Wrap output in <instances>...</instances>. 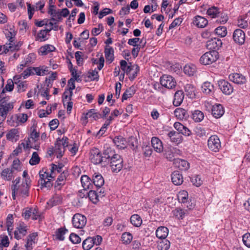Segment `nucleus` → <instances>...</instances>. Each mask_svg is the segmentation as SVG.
Returning <instances> with one entry per match:
<instances>
[{"instance_id": "0e129e2a", "label": "nucleus", "mask_w": 250, "mask_h": 250, "mask_svg": "<svg viewBox=\"0 0 250 250\" xmlns=\"http://www.w3.org/2000/svg\"><path fill=\"white\" fill-rule=\"evenodd\" d=\"M48 29L46 28L44 30H42L40 31V32L38 34V40L40 41H44L46 40V35L50 31H48Z\"/></svg>"}, {"instance_id": "0eeeda50", "label": "nucleus", "mask_w": 250, "mask_h": 250, "mask_svg": "<svg viewBox=\"0 0 250 250\" xmlns=\"http://www.w3.org/2000/svg\"><path fill=\"white\" fill-rule=\"evenodd\" d=\"M29 180L26 178L21 185L16 187L17 194H19V195L24 198L28 196L29 194Z\"/></svg>"}, {"instance_id": "4be33fe9", "label": "nucleus", "mask_w": 250, "mask_h": 250, "mask_svg": "<svg viewBox=\"0 0 250 250\" xmlns=\"http://www.w3.org/2000/svg\"><path fill=\"white\" fill-rule=\"evenodd\" d=\"M151 145L154 150L158 153L163 151L164 147L162 141L156 137H153L151 139Z\"/></svg>"}, {"instance_id": "6e6552de", "label": "nucleus", "mask_w": 250, "mask_h": 250, "mask_svg": "<svg viewBox=\"0 0 250 250\" xmlns=\"http://www.w3.org/2000/svg\"><path fill=\"white\" fill-rule=\"evenodd\" d=\"M72 221L73 225L75 228L82 229L86 225V218L85 216L77 213L73 216Z\"/></svg>"}, {"instance_id": "c03bdc74", "label": "nucleus", "mask_w": 250, "mask_h": 250, "mask_svg": "<svg viewBox=\"0 0 250 250\" xmlns=\"http://www.w3.org/2000/svg\"><path fill=\"white\" fill-rule=\"evenodd\" d=\"M4 34L8 42H12L15 41L16 32L12 28H10L9 30H5Z\"/></svg>"}, {"instance_id": "a878e982", "label": "nucleus", "mask_w": 250, "mask_h": 250, "mask_svg": "<svg viewBox=\"0 0 250 250\" xmlns=\"http://www.w3.org/2000/svg\"><path fill=\"white\" fill-rule=\"evenodd\" d=\"M92 182L97 188H101L104 183L102 175L99 173H94L93 175Z\"/></svg>"}, {"instance_id": "5fc2aeb1", "label": "nucleus", "mask_w": 250, "mask_h": 250, "mask_svg": "<svg viewBox=\"0 0 250 250\" xmlns=\"http://www.w3.org/2000/svg\"><path fill=\"white\" fill-rule=\"evenodd\" d=\"M215 33L220 37H224L227 34V29L225 26H219L215 29Z\"/></svg>"}, {"instance_id": "680f3d73", "label": "nucleus", "mask_w": 250, "mask_h": 250, "mask_svg": "<svg viewBox=\"0 0 250 250\" xmlns=\"http://www.w3.org/2000/svg\"><path fill=\"white\" fill-rule=\"evenodd\" d=\"M122 241L124 244H129L132 240V234L129 232H124L121 237Z\"/></svg>"}, {"instance_id": "cd10ccee", "label": "nucleus", "mask_w": 250, "mask_h": 250, "mask_svg": "<svg viewBox=\"0 0 250 250\" xmlns=\"http://www.w3.org/2000/svg\"><path fill=\"white\" fill-rule=\"evenodd\" d=\"M116 155L111 148L107 146H104L103 157L105 163Z\"/></svg>"}, {"instance_id": "ea45409f", "label": "nucleus", "mask_w": 250, "mask_h": 250, "mask_svg": "<svg viewBox=\"0 0 250 250\" xmlns=\"http://www.w3.org/2000/svg\"><path fill=\"white\" fill-rule=\"evenodd\" d=\"M37 236L36 233H32L30 234L27 237V242L25 246L27 250H31L32 249L33 244L35 243V240Z\"/></svg>"}, {"instance_id": "69168bd1", "label": "nucleus", "mask_w": 250, "mask_h": 250, "mask_svg": "<svg viewBox=\"0 0 250 250\" xmlns=\"http://www.w3.org/2000/svg\"><path fill=\"white\" fill-rule=\"evenodd\" d=\"M32 130L30 133V138L34 141L36 142L38 140L40 136L39 133L37 132L36 127L33 126L31 128Z\"/></svg>"}, {"instance_id": "2f4dec72", "label": "nucleus", "mask_w": 250, "mask_h": 250, "mask_svg": "<svg viewBox=\"0 0 250 250\" xmlns=\"http://www.w3.org/2000/svg\"><path fill=\"white\" fill-rule=\"evenodd\" d=\"M171 180L174 185H180L183 182V177L179 171H175L171 174Z\"/></svg>"}, {"instance_id": "f257e3e1", "label": "nucleus", "mask_w": 250, "mask_h": 250, "mask_svg": "<svg viewBox=\"0 0 250 250\" xmlns=\"http://www.w3.org/2000/svg\"><path fill=\"white\" fill-rule=\"evenodd\" d=\"M219 58L218 52L211 50L203 54L200 59V62L204 65H209L215 62Z\"/></svg>"}, {"instance_id": "4d7b16f0", "label": "nucleus", "mask_w": 250, "mask_h": 250, "mask_svg": "<svg viewBox=\"0 0 250 250\" xmlns=\"http://www.w3.org/2000/svg\"><path fill=\"white\" fill-rule=\"evenodd\" d=\"M65 147L58 144L57 142L55 146V152L57 154V157H61L64 152Z\"/></svg>"}, {"instance_id": "ddd939ff", "label": "nucleus", "mask_w": 250, "mask_h": 250, "mask_svg": "<svg viewBox=\"0 0 250 250\" xmlns=\"http://www.w3.org/2000/svg\"><path fill=\"white\" fill-rule=\"evenodd\" d=\"M76 80L73 78H71L68 82V86L69 88L68 90H65L63 95V103L64 104L65 102L67 101V98L69 100H71V97L73 94V90L75 88V81Z\"/></svg>"}, {"instance_id": "aec40b11", "label": "nucleus", "mask_w": 250, "mask_h": 250, "mask_svg": "<svg viewBox=\"0 0 250 250\" xmlns=\"http://www.w3.org/2000/svg\"><path fill=\"white\" fill-rule=\"evenodd\" d=\"M167 136L170 139L171 142L177 144H180L183 140V138L180 133L172 130L169 132Z\"/></svg>"}, {"instance_id": "bf43d9fd", "label": "nucleus", "mask_w": 250, "mask_h": 250, "mask_svg": "<svg viewBox=\"0 0 250 250\" xmlns=\"http://www.w3.org/2000/svg\"><path fill=\"white\" fill-rule=\"evenodd\" d=\"M170 245L169 241L167 239H164L158 245V249L160 250H167Z\"/></svg>"}, {"instance_id": "c756f323", "label": "nucleus", "mask_w": 250, "mask_h": 250, "mask_svg": "<svg viewBox=\"0 0 250 250\" xmlns=\"http://www.w3.org/2000/svg\"><path fill=\"white\" fill-rule=\"evenodd\" d=\"M184 94L182 90L177 91L174 96L173 104L175 106H179L184 100Z\"/></svg>"}, {"instance_id": "473e14b6", "label": "nucleus", "mask_w": 250, "mask_h": 250, "mask_svg": "<svg viewBox=\"0 0 250 250\" xmlns=\"http://www.w3.org/2000/svg\"><path fill=\"white\" fill-rule=\"evenodd\" d=\"M168 233V229L165 227H160L156 231V236L161 239H165Z\"/></svg>"}, {"instance_id": "423d86ee", "label": "nucleus", "mask_w": 250, "mask_h": 250, "mask_svg": "<svg viewBox=\"0 0 250 250\" xmlns=\"http://www.w3.org/2000/svg\"><path fill=\"white\" fill-rule=\"evenodd\" d=\"M160 83L162 86L168 89H172L176 85V82L171 76L164 75L160 78Z\"/></svg>"}, {"instance_id": "3c124183", "label": "nucleus", "mask_w": 250, "mask_h": 250, "mask_svg": "<svg viewBox=\"0 0 250 250\" xmlns=\"http://www.w3.org/2000/svg\"><path fill=\"white\" fill-rule=\"evenodd\" d=\"M43 218L42 213L39 211L36 208H32V219L34 220H39L42 221Z\"/></svg>"}, {"instance_id": "e2e57ef3", "label": "nucleus", "mask_w": 250, "mask_h": 250, "mask_svg": "<svg viewBox=\"0 0 250 250\" xmlns=\"http://www.w3.org/2000/svg\"><path fill=\"white\" fill-rule=\"evenodd\" d=\"M13 215L11 214H9L7 216L6 219V226L7 228V230L10 234V233L11 232L13 228L12 225L13 223Z\"/></svg>"}, {"instance_id": "4c0bfd02", "label": "nucleus", "mask_w": 250, "mask_h": 250, "mask_svg": "<svg viewBox=\"0 0 250 250\" xmlns=\"http://www.w3.org/2000/svg\"><path fill=\"white\" fill-rule=\"evenodd\" d=\"M175 117L179 120H183L187 117V111L182 108H177L174 111Z\"/></svg>"}, {"instance_id": "2eb2a0df", "label": "nucleus", "mask_w": 250, "mask_h": 250, "mask_svg": "<svg viewBox=\"0 0 250 250\" xmlns=\"http://www.w3.org/2000/svg\"><path fill=\"white\" fill-rule=\"evenodd\" d=\"M218 84L220 89L225 95H229L233 91V86L228 81L223 80H220L218 81Z\"/></svg>"}, {"instance_id": "a211bd4d", "label": "nucleus", "mask_w": 250, "mask_h": 250, "mask_svg": "<svg viewBox=\"0 0 250 250\" xmlns=\"http://www.w3.org/2000/svg\"><path fill=\"white\" fill-rule=\"evenodd\" d=\"M222 41L217 38H213L209 40L207 42V47L208 49L212 50H218L221 47Z\"/></svg>"}, {"instance_id": "dca6fc26", "label": "nucleus", "mask_w": 250, "mask_h": 250, "mask_svg": "<svg viewBox=\"0 0 250 250\" xmlns=\"http://www.w3.org/2000/svg\"><path fill=\"white\" fill-rule=\"evenodd\" d=\"M27 229V226L23 223H20L14 231V237L17 240L21 239L26 234Z\"/></svg>"}, {"instance_id": "9b49d317", "label": "nucleus", "mask_w": 250, "mask_h": 250, "mask_svg": "<svg viewBox=\"0 0 250 250\" xmlns=\"http://www.w3.org/2000/svg\"><path fill=\"white\" fill-rule=\"evenodd\" d=\"M90 159L94 164L97 165L104 163L103 155L100 151L97 148H94L90 151Z\"/></svg>"}, {"instance_id": "8fccbe9b", "label": "nucleus", "mask_w": 250, "mask_h": 250, "mask_svg": "<svg viewBox=\"0 0 250 250\" xmlns=\"http://www.w3.org/2000/svg\"><path fill=\"white\" fill-rule=\"evenodd\" d=\"M34 74L38 76H43L47 74L48 72L47 67L45 66H41L38 67H33Z\"/></svg>"}, {"instance_id": "603ef678", "label": "nucleus", "mask_w": 250, "mask_h": 250, "mask_svg": "<svg viewBox=\"0 0 250 250\" xmlns=\"http://www.w3.org/2000/svg\"><path fill=\"white\" fill-rule=\"evenodd\" d=\"M93 238L88 237L83 242V248L84 250H89L93 246Z\"/></svg>"}, {"instance_id": "a19ab883", "label": "nucleus", "mask_w": 250, "mask_h": 250, "mask_svg": "<svg viewBox=\"0 0 250 250\" xmlns=\"http://www.w3.org/2000/svg\"><path fill=\"white\" fill-rule=\"evenodd\" d=\"M2 179L7 181H11L13 178V170L7 168L3 169L1 173Z\"/></svg>"}, {"instance_id": "13d9d810", "label": "nucleus", "mask_w": 250, "mask_h": 250, "mask_svg": "<svg viewBox=\"0 0 250 250\" xmlns=\"http://www.w3.org/2000/svg\"><path fill=\"white\" fill-rule=\"evenodd\" d=\"M184 71L185 74L192 76L196 71V68L193 65H186L184 68Z\"/></svg>"}, {"instance_id": "bb28decb", "label": "nucleus", "mask_w": 250, "mask_h": 250, "mask_svg": "<svg viewBox=\"0 0 250 250\" xmlns=\"http://www.w3.org/2000/svg\"><path fill=\"white\" fill-rule=\"evenodd\" d=\"M114 144L119 149H124L127 146V142L122 136H116L113 140Z\"/></svg>"}, {"instance_id": "7c9ffc66", "label": "nucleus", "mask_w": 250, "mask_h": 250, "mask_svg": "<svg viewBox=\"0 0 250 250\" xmlns=\"http://www.w3.org/2000/svg\"><path fill=\"white\" fill-rule=\"evenodd\" d=\"M64 165L62 163H59L58 165L52 164L51 165L50 172L49 176L51 178H54L55 177L56 172L60 173L62 171V168Z\"/></svg>"}, {"instance_id": "774afa93", "label": "nucleus", "mask_w": 250, "mask_h": 250, "mask_svg": "<svg viewBox=\"0 0 250 250\" xmlns=\"http://www.w3.org/2000/svg\"><path fill=\"white\" fill-rule=\"evenodd\" d=\"M242 240L244 244L250 248V233L248 232L243 235Z\"/></svg>"}, {"instance_id": "f3484780", "label": "nucleus", "mask_w": 250, "mask_h": 250, "mask_svg": "<svg viewBox=\"0 0 250 250\" xmlns=\"http://www.w3.org/2000/svg\"><path fill=\"white\" fill-rule=\"evenodd\" d=\"M63 202V196L62 194L57 193V192L54 194L52 197L47 202L48 206L52 207L53 206L61 205Z\"/></svg>"}, {"instance_id": "6ab92c4d", "label": "nucleus", "mask_w": 250, "mask_h": 250, "mask_svg": "<svg viewBox=\"0 0 250 250\" xmlns=\"http://www.w3.org/2000/svg\"><path fill=\"white\" fill-rule=\"evenodd\" d=\"M229 79L234 83L238 84H244L246 82V79L241 74L232 73L229 75Z\"/></svg>"}, {"instance_id": "f8f14e48", "label": "nucleus", "mask_w": 250, "mask_h": 250, "mask_svg": "<svg viewBox=\"0 0 250 250\" xmlns=\"http://www.w3.org/2000/svg\"><path fill=\"white\" fill-rule=\"evenodd\" d=\"M232 38L235 43L239 45L244 44L246 40L245 32L240 29H237L233 32Z\"/></svg>"}, {"instance_id": "c85d7f7f", "label": "nucleus", "mask_w": 250, "mask_h": 250, "mask_svg": "<svg viewBox=\"0 0 250 250\" xmlns=\"http://www.w3.org/2000/svg\"><path fill=\"white\" fill-rule=\"evenodd\" d=\"M19 131L17 128L11 129L6 134L7 139L16 142L19 139Z\"/></svg>"}, {"instance_id": "864d4df0", "label": "nucleus", "mask_w": 250, "mask_h": 250, "mask_svg": "<svg viewBox=\"0 0 250 250\" xmlns=\"http://www.w3.org/2000/svg\"><path fill=\"white\" fill-rule=\"evenodd\" d=\"M141 217L138 214H133L130 217V222L134 226L139 227L141 226Z\"/></svg>"}, {"instance_id": "72a5a7b5", "label": "nucleus", "mask_w": 250, "mask_h": 250, "mask_svg": "<svg viewBox=\"0 0 250 250\" xmlns=\"http://www.w3.org/2000/svg\"><path fill=\"white\" fill-rule=\"evenodd\" d=\"M81 182L82 186L83 188L84 191L87 189H90L92 187V185H91L92 180L86 175L81 176Z\"/></svg>"}, {"instance_id": "393cba45", "label": "nucleus", "mask_w": 250, "mask_h": 250, "mask_svg": "<svg viewBox=\"0 0 250 250\" xmlns=\"http://www.w3.org/2000/svg\"><path fill=\"white\" fill-rule=\"evenodd\" d=\"M224 114L223 106L220 104H216L212 106V114L216 118H220Z\"/></svg>"}, {"instance_id": "de8ad7c7", "label": "nucleus", "mask_w": 250, "mask_h": 250, "mask_svg": "<svg viewBox=\"0 0 250 250\" xmlns=\"http://www.w3.org/2000/svg\"><path fill=\"white\" fill-rule=\"evenodd\" d=\"M220 13L219 9L215 6L209 8L207 12V14L212 18L219 17Z\"/></svg>"}, {"instance_id": "e433bc0d", "label": "nucleus", "mask_w": 250, "mask_h": 250, "mask_svg": "<svg viewBox=\"0 0 250 250\" xmlns=\"http://www.w3.org/2000/svg\"><path fill=\"white\" fill-rule=\"evenodd\" d=\"M104 54L106 61L109 63L114 61V50L112 47H106L104 49Z\"/></svg>"}, {"instance_id": "f03ea898", "label": "nucleus", "mask_w": 250, "mask_h": 250, "mask_svg": "<svg viewBox=\"0 0 250 250\" xmlns=\"http://www.w3.org/2000/svg\"><path fill=\"white\" fill-rule=\"evenodd\" d=\"M123 161L121 156L117 154L111 158L106 163H109L112 172L117 173L123 168Z\"/></svg>"}, {"instance_id": "052dcab7", "label": "nucleus", "mask_w": 250, "mask_h": 250, "mask_svg": "<svg viewBox=\"0 0 250 250\" xmlns=\"http://www.w3.org/2000/svg\"><path fill=\"white\" fill-rule=\"evenodd\" d=\"M248 17H240L238 20V26L241 28H245L248 26Z\"/></svg>"}, {"instance_id": "1a4fd4ad", "label": "nucleus", "mask_w": 250, "mask_h": 250, "mask_svg": "<svg viewBox=\"0 0 250 250\" xmlns=\"http://www.w3.org/2000/svg\"><path fill=\"white\" fill-rule=\"evenodd\" d=\"M1 95L0 96V98ZM0 116L5 119L9 111L13 108V104L11 103H6L2 99H0Z\"/></svg>"}, {"instance_id": "20e7f679", "label": "nucleus", "mask_w": 250, "mask_h": 250, "mask_svg": "<svg viewBox=\"0 0 250 250\" xmlns=\"http://www.w3.org/2000/svg\"><path fill=\"white\" fill-rule=\"evenodd\" d=\"M48 172H43V173L41 171L40 172V179L38 181L39 185L41 186V188H49L52 186L51 182V178L49 176Z\"/></svg>"}, {"instance_id": "5701e85b", "label": "nucleus", "mask_w": 250, "mask_h": 250, "mask_svg": "<svg viewBox=\"0 0 250 250\" xmlns=\"http://www.w3.org/2000/svg\"><path fill=\"white\" fill-rule=\"evenodd\" d=\"M174 127L181 135L186 136H189L191 134L190 130L179 122H175L174 124Z\"/></svg>"}, {"instance_id": "4468645a", "label": "nucleus", "mask_w": 250, "mask_h": 250, "mask_svg": "<svg viewBox=\"0 0 250 250\" xmlns=\"http://www.w3.org/2000/svg\"><path fill=\"white\" fill-rule=\"evenodd\" d=\"M36 58V55L34 53L29 54L21 62L19 66L17 67V71L21 72L24 67L28 66L29 64L33 63Z\"/></svg>"}, {"instance_id": "9d476101", "label": "nucleus", "mask_w": 250, "mask_h": 250, "mask_svg": "<svg viewBox=\"0 0 250 250\" xmlns=\"http://www.w3.org/2000/svg\"><path fill=\"white\" fill-rule=\"evenodd\" d=\"M21 45V43L20 42H17L14 41L12 42H9L3 46L2 52L4 53L5 54H10V53L19 50Z\"/></svg>"}, {"instance_id": "7ed1b4c3", "label": "nucleus", "mask_w": 250, "mask_h": 250, "mask_svg": "<svg viewBox=\"0 0 250 250\" xmlns=\"http://www.w3.org/2000/svg\"><path fill=\"white\" fill-rule=\"evenodd\" d=\"M164 154L165 157L169 161L174 162V160L176 159L175 157L182 155V152L181 150L177 147L173 146L167 147L165 149Z\"/></svg>"}, {"instance_id": "b1692460", "label": "nucleus", "mask_w": 250, "mask_h": 250, "mask_svg": "<svg viewBox=\"0 0 250 250\" xmlns=\"http://www.w3.org/2000/svg\"><path fill=\"white\" fill-rule=\"evenodd\" d=\"M173 165L180 169L187 170L189 168V164L187 161L177 158L174 160Z\"/></svg>"}, {"instance_id": "a18cd8bd", "label": "nucleus", "mask_w": 250, "mask_h": 250, "mask_svg": "<svg viewBox=\"0 0 250 250\" xmlns=\"http://www.w3.org/2000/svg\"><path fill=\"white\" fill-rule=\"evenodd\" d=\"M128 144L131 148L136 152L139 145L138 141L136 137L133 136L130 137L128 138Z\"/></svg>"}, {"instance_id": "37998d69", "label": "nucleus", "mask_w": 250, "mask_h": 250, "mask_svg": "<svg viewBox=\"0 0 250 250\" xmlns=\"http://www.w3.org/2000/svg\"><path fill=\"white\" fill-rule=\"evenodd\" d=\"M68 232V230L64 228H60L58 229L55 233L56 239L63 241L64 239V235Z\"/></svg>"}, {"instance_id": "49530a36", "label": "nucleus", "mask_w": 250, "mask_h": 250, "mask_svg": "<svg viewBox=\"0 0 250 250\" xmlns=\"http://www.w3.org/2000/svg\"><path fill=\"white\" fill-rule=\"evenodd\" d=\"M213 89V85L209 82H205L202 86V90L206 94H209Z\"/></svg>"}, {"instance_id": "f704fd0d", "label": "nucleus", "mask_w": 250, "mask_h": 250, "mask_svg": "<svg viewBox=\"0 0 250 250\" xmlns=\"http://www.w3.org/2000/svg\"><path fill=\"white\" fill-rule=\"evenodd\" d=\"M55 49L56 48L53 45L46 44L40 48L39 53L41 55H46L50 52L54 51Z\"/></svg>"}, {"instance_id": "09e8293b", "label": "nucleus", "mask_w": 250, "mask_h": 250, "mask_svg": "<svg viewBox=\"0 0 250 250\" xmlns=\"http://www.w3.org/2000/svg\"><path fill=\"white\" fill-rule=\"evenodd\" d=\"M178 200L182 203H187L188 201V193L186 190L180 191L177 195Z\"/></svg>"}, {"instance_id": "c9c22d12", "label": "nucleus", "mask_w": 250, "mask_h": 250, "mask_svg": "<svg viewBox=\"0 0 250 250\" xmlns=\"http://www.w3.org/2000/svg\"><path fill=\"white\" fill-rule=\"evenodd\" d=\"M172 213L174 216L177 219H183L188 214L187 210L183 209L181 208H176L173 210Z\"/></svg>"}, {"instance_id": "39448f33", "label": "nucleus", "mask_w": 250, "mask_h": 250, "mask_svg": "<svg viewBox=\"0 0 250 250\" xmlns=\"http://www.w3.org/2000/svg\"><path fill=\"white\" fill-rule=\"evenodd\" d=\"M208 148L215 152H218L221 148V142L219 137L216 135L211 136L208 141Z\"/></svg>"}, {"instance_id": "6e6d98bb", "label": "nucleus", "mask_w": 250, "mask_h": 250, "mask_svg": "<svg viewBox=\"0 0 250 250\" xmlns=\"http://www.w3.org/2000/svg\"><path fill=\"white\" fill-rule=\"evenodd\" d=\"M40 162V158L37 152H34L29 160V164L31 166H34L38 164Z\"/></svg>"}, {"instance_id": "412c9836", "label": "nucleus", "mask_w": 250, "mask_h": 250, "mask_svg": "<svg viewBox=\"0 0 250 250\" xmlns=\"http://www.w3.org/2000/svg\"><path fill=\"white\" fill-rule=\"evenodd\" d=\"M193 24L198 28H204L208 23V21L203 17L196 16L194 17Z\"/></svg>"}, {"instance_id": "79ce46f5", "label": "nucleus", "mask_w": 250, "mask_h": 250, "mask_svg": "<svg viewBox=\"0 0 250 250\" xmlns=\"http://www.w3.org/2000/svg\"><path fill=\"white\" fill-rule=\"evenodd\" d=\"M195 87L191 84H187L185 86V92L187 95L190 98H193L195 97Z\"/></svg>"}, {"instance_id": "58836bf2", "label": "nucleus", "mask_w": 250, "mask_h": 250, "mask_svg": "<svg viewBox=\"0 0 250 250\" xmlns=\"http://www.w3.org/2000/svg\"><path fill=\"white\" fill-rule=\"evenodd\" d=\"M192 118L194 122L199 123L204 118V114L199 110H195L192 112Z\"/></svg>"}, {"instance_id": "338daca9", "label": "nucleus", "mask_w": 250, "mask_h": 250, "mask_svg": "<svg viewBox=\"0 0 250 250\" xmlns=\"http://www.w3.org/2000/svg\"><path fill=\"white\" fill-rule=\"evenodd\" d=\"M31 75H34L33 68V67H29L21 73V77H22L23 79H25Z\"/></svg>"}]
</instances>
